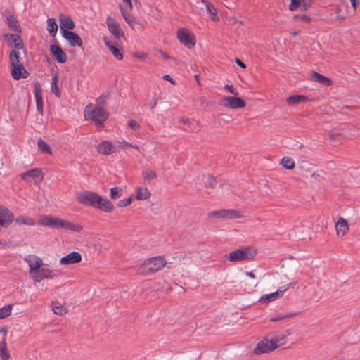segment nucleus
I'll list each match as a JSON object with an SVG mask.
<instances>
[{
    "instance_id": "1",
    "label": "nucleus",
    "mask_w": 360,
    "mask_h": 360,
    "mask_svg": "<svg viewBox=\"0 0 360 360\" xmlns=\"http://www.w3.org/2000/svg\"><path fill=\"white\" fill-rule=\"evenodd\" d=\"M77 198L79 202L99 209L105 212H111L115 209L110 200L104 198L93 191H84L79 192L77 193Z\"/></svg>"
},
{
    "instance_id": "2",
    "label": "nucleus",
    "mask_w": 360,
    "mask_h": 360,
    "mask_svg": "<svg viewBox=\"0 0 360 360\" xmlns=\"http://www.w3.org/2000/svg\"><path fill=\"white\" fill-rule=\"evenodd\" d=\"M39 224L41 226H49L51 228H63L65 230L79 232L82 227L76 224H73L68 220L62 219L56 217L43 216L41 217Z\"/></svg>"
},
{
    "instance_id": "3",
    "label": "nucleus",
    "mask_w": 360,
    "mask_h": 360,
    "mask_svg": "<svg viewBox=\"0 0 360 360\" xmlns=\"http://www.w3.org/2000/svg\"><path fill=\"white\" fill-rule=\"evenodd\" d=\"M167 264L165 258L161 256L150 258L141 264L137 269L139 274L147 275L161 270Z\"/></svg>"
},
{
    "instance_id": "4",
    "label": "nucleus",
    "mask_w": 360,
    "mask_h": 360,
    "mask_svg": "<svg viewBox=\"0 0 360 360\" xmlns=\"http://www.w3.org/2000/svg\"><path fill=\"white\" fill-rule=\"evenodd\" d=\"M86 120L94 121L97 124H102L108 117V112L103 107L88 104L84 109Z\"/></svg>"
},
{
    "instance_id": "5",
    "label": "nucleus",
    "mask_w": 360,
    "mask_h": 360,
    "mask_svg": "<svg viewBox=\"0 0 360 360\" xmlns=\"http://www.w3.org/2000/svg\"><path fill=\"white\" fill-rule=\"evenodd\" d=\"M257 251L252 247L235 250L229 254L227 259L230 262H242L250 260L257 255Z\"/></svg>"
},
{
    "instance_id": "6",
    "label": "nucleus",
    "mask_w": 360,
    "mask_h": 360,
    "mask_svg": "<svg viewBox=\"0 0 360 360\" xmlns=\"http://www.w3.org/2000/svg\"><path fill=\"white\" fill-rule=\"evenodd\" d=\"M177 37L179 41L188 49L193 48L196 42L195 37L186 28H181L178 30Z\"/></svg>"
},
{
    "instance_id": "7",
    "label": "nucleus",
    "mask_w": 360,
    "mask_h": 360,
    "mask_svg": "<svg viewBox=\"0 0 360 360\" xmlns=\"http://www.w3.org/2000/svg\"><path fill=\"white\" fill-rule=\"evenodd\" d=\"M25 261L28 264L30 274L39 271L40 268L43 266L42 259L34 255H29L26 256L25 257Z\"/></svg>"
},
{
    "instance_id": "8",
    "label": "nucleus",
    "mask_w": 360,
    "mask_h": 360,
    "mask_svg": "<svg viewBox=\"0 0 360 360\" xmlns=\"http://www.w3.org/2000/svg\"><path fill=\"white\" fill-rule=\"evenodd\" d=\"M295 285L294 283H290L287 285H285L283 288V289H278L276 292L263 295L259 302H264V303H269L271 302H273L278 298H280L283 295V292L287 290L290 287H293Z\"/></svg>"
},
{
    "instance_id": "9",
    "label": "nucleus",
    "mask_w": 360,
    "mask_h": 360,
    "mask_svg": "<svg viewBox=\"0 0 360 360\" xmlns=\"http://www.w3.org/2000/svg\"><path fill=\"white\" fill-rule=\"evenodd\" d=\"M223 105L232 109L242 108L245 106V102L237 96H228L223 98Z\"/></svg>"
},
{
    "instance_id": "10",
    "label": "nucleus",
    "mask_w": 360,
    "mask_h": 360,
    "mask_svg": "<svg viewBox=\"0 0 360 360\" xmlns=\"http://www.w3.org/2000/svg\"><path fill=\"white\" fill-rule=\"evenodd\" d=\"M275 349V346H274L271 340L265 338L257 344L256 347L254 349V353L257 355H259L271 352Z\"/></svg>"
},
{
    "instance_id": "11",
    "label": "nucleus",
    "mask_w": 360,
    "mask_h": 360,
    "mask_svg": "<svg viewBox=\"0 0 360 360\" xmlns=\"http://www.w3.org/2000/svg\"><path fill=\"white\" fill-rule=\"evenodd\" d=\"M106 24L109 32L114 35L116 39L119 40L121 37H124L123 32L120 30L119 24L115 19L108 17Z\"/></svg>"
},
{
    "instance_id": "12",
    "label": "nucleus",
    "mask_w": 360,
    "mask_h": 360,
    "mask_svg": "<svg viewBox=\"0 0 360 360\" xmlns=\"http://www.w3.org/2000/svg\"><path fill=\"white\" fill-rule=\"evenodd\" d=\"M62 36L68 41L70 46H82L81 37L72 31H64Z\"/></svg>"
},
{
    "instance_id": "13",
    "label": "nucleus",
    "mask_w": 360,
    "mask_h": 360,
    "mask_svg": "<svg viewBox=\"0 0 360 360\" xmlns=\"http://www.w3.org/2000/svg\"><path fill=\"white\" fill-rule=\"evenodd\" d=\"M11 74L13 78L15 80H18L21 78H27L29 75V73L24 68L23 64L11 66Z\"/></svg>"
},
{
    "instance_id": "14",
    "label": "nucleus",
    "mask_w": 360,
    "mask_h": 360,
    "mask_svg": "<svg viewBox=\"0 0 360 360\" xmlns=\"http://www.w3.org/2000/svg\"><path fill=\"white\" fill-rule=\"evenodd\" d=\"M104 43L105 46L108 48V49L111 51L113 56L118 60H122L123 59V55L121 52L120 49L117 46V42L112 41L108 37H104L103 39Z\"/></svg>"
},
{
    "instance_id": "15",
    "label": "nucleus",
    "mask_w": 360,
    "mask_h": 360,
    "mask_svg": "<svg viewBox=\"0 0 360 360\" xmlns=\"http://www.w3.org/2000/svg\"><path fill=\"white\" fill-rule=\"evenodd\" d=\"M82 261V256L78 252H72L65 257H63L60 263L62 265H70L79 263Z\"/></svg>"
},
{
    "instance_id": "16",
    "label": "nucleus",
    "mask_w": 360,
    "mask_h": 360,
    "mask_svg": "<svg viewBox=\"0 0 360 360\" xmlns=\"http://www.w3.org/2000/svg\"><path fill=\"white\" fill-rule=\"evenodd\" d=\"M50 51L58 63H64L67 61V55L59 46L56 44L51 45Z\"/></svg>"
},
{
    "instance_id": "17",
    "label": "nucleus",
    "mask_w": 360,
    "mask_h": 360,
    "mask_svg": "<svg viewBox=\"0 0 360 360\" xmlns=\"http://www.w3.org/2000/svg\"><path fill=\"white\" fill-rule=\"evenodd\" d=\"M27 176L32 178L36 183L41 182L44 178L41 170L38 168L30 169L21 174L22 179H26Z\"/></svg>"
},
{
    "instance_id": "18",
    "label": "nucleus",
    "mask_w": 360,
    "mask_h": 360,
    "mask_svg": "<svg viewBox=\"0 0 360 360\" xmlns=\"http://www.w3.org/2000/svg\"><path fill=\"white\" fill-rule=\"evenodd\" d=\"M221 219H239L243 217V214L241 211L233 209L221 210Z\"/></svg>"
},
{
    "instance_id": "19",
    "label": "nucleus",
    "mask_w": 360,
    "mask_h": 360,
    "mask_svg": "<svg viewBox=\"0 0 360 360\" xmlns=\"http://www.w3.org/2000/svg\"><path fill=\"white\" fill-rule=\"evenodd\" d=\"M75 27V22L72 18L69 16H65L60 18V28L61 34L64 33V31H68V30H72Z\"/></svg>"
},
{
    "instance_id": "20",
    "label": "nucleus",
    "mask_w": 360,
    "mask_h": 360,
    "mask_svg": "<svg viewBox=\"0 0 360 360\" xmlns=\"http://www.w3.org/2000/svg\"><path fill=\"white\" fill-rule=\"evenodd\" d=\"M98 153L108 155L115 152V147L109 141H103L97 147Z\"/></svg>"
},
{
    "instance_id": "21",
    "label": "nucleus",
    "mask_w": 360,
    "mask_h": 360,
    "mask_svg": "<svg viewBox=\"0 0 360 360\" xmlns=\"http://www.w3.org/2000/svg\"><path fill=\"white\" fill-rule=\"evenodd\" d=\"M335 228L338 236H344L349 230L347 221L342 217L338 219Z\"/></svg>"
},
{
    "instance_id": "22",
    "label": "nucleus",
    "mask_w": 360,
    "mask_h": 360,
    "mask_svg": "<svg viewBox=\"0 0 360 360\" xmlns=\"http://www.w3.org/2000/svg\"><path fill=\"white\" fill-rule=\"evenodd\" d=\"M4 15L6 17V21L8 27L13 31H19L20 25L16 18L13 15H8V11H5Z\"/></svg>"
},
{
    "instance_id": "23",
    "label": "nucleus",
    "mask_w": 360,
    "mask_h": 360,
    "mask_svg": "<svg viewBox=\"0 0 360 360\" xmlns=\"http://www.w3.org/2000/svg\"><path fill=\"white\" fill-rule=\"evenodd\" d=\"M307 101V98L303 95H292L286 98V103L289 105H295Z\"/></svg>"
},
{
    "instance_id": "24",
    "label": "nucleus",
    "mask_w": 360,
    "mask_h": 360,
    "mask_svg": "<svg viewBox=\"0 0 360 360\" xmlns=\"http://www.w3.org/2000/svg\"><path fill=\"white\" fill-rule=\"evenodd\" d=\"M311 79L313 81L317 82L324 84L326 86H329L331 84V80L329 78H328L316 72H312Z\"/></svg>"
},
{
    "instance_id": "25",
    "label": "nucleus",
    "mask_w": 360,
    "mask_h": 360,
    "mask_svg": "<svg viewBox=\"0 0 360 360\" xmlns=\"http://www.w3.org/2000/svg\"><path fill=\"white\" fill-rule=\"evenodd\" d=\"M9 62L11 67L22 64L20 61V52L15 49H13L9 54Z\"/></svg>"
},
{
    "instance_id": "26",
    "label": "nucleus",
    "mask_w": 360,
    "mask_h": 360,
    "mask_svg": "<svg viewBox=\"0 0 360 360\" xmlns=\"http://www.w3.org/2000/svg\"><path fill=\"white\" fill-rule=\"evenodd\" d=\"M150 196V192L147 188L139 187L137 189L136 198L139 200H146Z\"/></svg>"
},
{
    "instance_id": "27",
    "label": "nucleus",
    "mask_w": 360,
    "mask_h": 360,
    "mask_svg": "<svg viewBox=\"0 0 360 360\" xmlns=\"http://www.w3.org/2000/svg\"><path fill=\"white\" fill-rule=\"evenodd\" d=\"M6 37H10V39L13 43L14 46L16 49L20 50L23 49L24 44L23 42L19 35L17 34H6Z\"/></svg>"
},
{
    "instance_id": "28",
    "label": "nucleus",
    "mask_w": 360,
    "mask_h": 360,
    "mask_svg": "<svg viewBox=\"0 0 360 360\" xmlns=\"http://www.w3.org/2000/svg\"><path fill=\"white\" fill-rule=\"evenodd\" d=\"M271 341L276 349L285 343V335L284 334H278L271 338Z\"/></svg>"
},
{
    "instance_id": "29",
    "label": "nucleus",
    "mask_w": 360,
    "mask_h": 360,
    "mask_svg": "<svg viewBox=\"0 0 360 360\" xmlns=\"http://www.w3.org/2000/svg\"><path fill=\"white\" fill-rule=\"evenodd\" d=\"M47 30L49 34L54 37L58 30V25L53 18H49L47 20Z\"/></svg>"
},
{
    "instance_id": "30",
    "label": "nucleus",
    "mask_w": 360,
    "mask_h": 360,
    "mask_svg": "<svg viewBox=\"0 0 360 360\" xmlns=\"http://www.w3.org/2000/svg\"><path fill=\"white\" fill-rule=\"evenodd\" d=\"M43 278H52L53 277V271L49 268L47 264H43V266L39 269Z\"/></svg>"
},
{
    "instance_id": "31",
    "label": "nucleus",
    "mask_w": 360,
    "mask_h": 360,
    "mask_svg": "<svg viewBox=\"0 0 360 360\" xmlns=\"http://www.w3.org/2000/svg\"><path fill=\"white\" fill-rule=\"evenodd\" d=\"M34 96L36 104L43 103L42 90L41 84L39 82L34 84Z\"/></svg>"
},
{
    "instance_id": "32",
    "label": "nucleus",
    "mask_w": 360,
    "mask_h": 360,
    "mask_svg": "<svg viewBox=\"0 0 360 360\" xmlns=\"http://www.w3.org/2000/svg\"><path fill=\"white\" fill-rule=\"evenodd\" d=\"M204 186L209 188H214L216 185V180L210 174L204 175L202 177Z\"/></svg>"
},
{
    "instance_id": "33",
    "label": "nucleus",
    "mask_w": 360,
    "mask_h": 360,
    "mask_svg": "<svg viewBox=\"0 0 360 360\" xmlns=\"http://www.w3.org/2000/svg\"><path fill=\"white\" fill-rule=\"evenodd\" d=\"M15 221L19 225L25 224L28 226H34L35 224V221L32 218L25 217L24 216H18Z\"/></svg>"
},
{
    "instance_id": "34",
    "label": "nucleus",
    "mask_w": 360,
    "mask_h": 360,
    "mask_svg": "<svg viewBox=\"0 0 360 360\" xmlns=\"http://www.w3.org/2000/svg\"><path fill=\"white\" fill-rule=\"evenodd\" d=\"M143 178L146 182H150L151 180L157 177V174L155 171L150 169H146L143 172Z\"/></svg>"
},
{
    "instance_id": "35",
    "label": "nucleus",
    "mask_w": 360,
    "mask_h": 360,
    "mask_svg": "<svg viewBox=\"0 0 360 360\" xmlns=\"http://www.w3.org/2000/svg\"><path fill=\"white\" fill-rule=\"evenodd\" d=\"M51 91L58 97H60V91L58 86V77L55 75L52 78L51 84Z\"/></svg>"
},
{
    "instance_id": "36",
    "label": "nucleus",
    "mask_w": 360,
    "mask_h": 360,
    "mask_svg": "<svg viewBox=\"0 0 360 360\" xmlns=\"http://www.w3.org/2000/svg\"><path fill=\"white\" fill-rule=\"evenodd\" d=\"M13 306V304H10L0 309V319L6 318L11 314Z\"/></svg>"
},
{
    "instance_id": "37",
    "label": "nucleus",
    "mask_w": 360,
    "mask_h": 360,
    "mask_svg": "<svg viewBox=\"0 0 360 360\" xmlns=\"http://www.w3.org/2000/svg\"><path fill=\"white\" fill-rule=\"evenodd\" d=\"M281 163L283 167L288 169H292L295 167V162L293 160L288 157H283L281 159Z\"/></svg>"
},
{
    "instance_id": "38",
    "label": "nucleus",
    "mask_w": 360,
    "mask_h": 360,
    "mask_svg": "<svg viewBox=\"0 0 360 360\" xmlns=\"http://www.w3.org/2000/svg\"><path fill=\"white\" fill-rule=\"evenodd\" d=\"M38 148L43 153H51L50 146L42 139H39L37 142Z\"/></svg>"
},
{
    "instance_id": "39",
    "label": "nucleus",
    "mask_w": 360,
    "mask_h": 360,
    "mask_svg": "<svg viewBox=\"0 0 360 360\" xmlns=\"http://www.w3.org/2000/svg\"><path fill=\"white\" fill-rule=\"evenodd\" d=\"M52 310L54 314L58 315H63L68 312V309L60 304H53Z\"/></svg>"
},
{
    "instance_id": "40",
    "label": "nucleus",
    "mask_w": 360,
    "mask_h": 360,
    "mask_svg": "<svg viewBox=\"0 0 360 360\" xmlns=\"http://www.w3.org/2000/svg\"><path fill=\"white\" fill-rule=\"evenodd\" d=\"M122 195V189L119 187H113L110 191V195L112 200L120 198Z\"/></svg>"
},
{
    "instance_id": "41",
    "label": "nucleus",
    "mask_w": 360,
    "mask_h": 360,
    "mask_svg": "<svg viewBox=\"0 0 360 360\" xmlns=\"http://www.w3.org/2000/svg\"><path fill=\"white\" fill-rule=\"evenodd\" d=\"M203 2L205 5L207 11L213 15L212 20H214L217 15V11L215 8L207 1H203Z\"/></svg>"
},
{
    "instance_id": "42",
    "label": "nucleus",
    "mask_w": 360,
    "mask_h": 360,
    "mask_svg": "<svg viewBox=\"0 0 360 360\" xmlns=\"http://www.w3.org/2000/svg\"><path fill=\"white\" fill-rule=\"evenodd\" d=\"M294 316H295V314H288L285 315H278L276 316L272 317L270 319V321L272 322H277V321H281L283 320H285L289 318H292Z\"/></svg>"
},
{
    "instance_id": "43",
    "label": "nucleus",
    "mask_w": 360,
    "mask_h": 360,
    "mask_svg": "<svg viewBox=\"0 0 360 360\" xmlns=\"http://www.w3.org/2000/svg\"><path fill=\"white\" fill-rule=\"evenodd\" d=\"M109 97V93L102 94L97 99H96V106H104L106 100Z\"/></svg>"
},
{
    "instance_id": "44",
    "label": "nucleus",
    "mask_w": 360,
    "mask_h": 360,
    "mask_svg": "<svg viewBox=\"0 0 360 360\" xmlns=\"http://www.w3.org/2000/svg\"><path fill=\"white\" fill-rule=\"evenodd\" d=\"M131 203V198H127L119 200L117 205L120 207H125Z\"/></svg>"
},
{
    "instance_id": "45",
    "label": "nucleus",
    "mask_w": 360,
    "mask_h": 360,
    "mask_svg": "<svg viewBox=\"0 0 360 360\" xmlns=\"http://www.w3.org/2000/svg\"><path fill=\"white\" fill-rule=\"evenodd\" d=\"M301 6H302L301 0H291V3L289 5V9L291 11H294L297 8V7Z\"/></svg>"
},
{
    "instance_id": "46",
    "label": "nucleus",
    "mask_w": 360,
    "mask_h": 360,
    "mask_svg": "<svg viewBox=\"0 0 360 360\" xmlns=\"http://www.w3.org/2000/svg\"><path fill=\"white\" fill-rule=\"evenodd\" d=\"M221 210L212 211L207 213V217L209 218H219L221 219Z\"/></svg>"
},
{
    "instance_id": "47",
    "label": "nucleus",
    "mask_w": 360,
    "mask_h": 360,
    "mask_svg": "<svg viewBox=\"0 0 360 360\" xmlns=\"http://www.w3.org/2000/svg\"><path fill=\"white\" fill-rule=\"evenodd\" d=\"M30 275L35 282H41L42 280L45 279L44 278H43L40 271L34 272L32 274Z\"/></svg>"
},
{
    "instance_id": "48",
    "label": "nucleus",
    "mask_w": 360,
    "mask_h": 360,
    "mask_svg": "<svg viewBox=\"0 0 360 360\" xmlns=\"http://www.w3.org/2000/svg\"><path fill=\"white\" fill-rule=\"evenodd\" d=\"M0 356L2 360H8L10 358L7 348L0 349Z\"/></svg>"
},
{
    "instance_id": "49",
    "label": "nucleus",
    "mask_w": 360,
    "mask_h": 360,
    "mask_svg": "<svg viewBox=\"0 0 360 360\" xmlns=\"http://www.w3.org/2000/svg\"><path fill=\"white\" fill-rule=\"evenodd\" d=\"M120 10H121V13L123 15V18H124L125 21L129 24L130 25L131 21H132V18L131 17L130 15H129L128 13H127L126 12L124 11V9L122 6H120Z\"/></svg>"
},
{
    "instance_id": "50",
    "label": "nucleus",
    "mask_w": 360,
    "mask_h": 360,
    "mask_svg": "<svg viewBox=\"0 0 360 360\" xmlns=\"http://www.w3.org/2000/svg\"><path fill=\"white\" fill-rule=\"evenodd\" d=\"M224 89H226L227 91H229L231 94H233L234 95L238 94L236 89L231 84L224 85Z\"/></svg>"
},
{
    "instance_id": "51",
    "label": "nucleus",
    "mask_w": 360,
    "mask_h": 360,
    "mask_svg": "<svg viewBox=\"0 0 360 360\" xmlns=\"http://www.w3.org/2000/svg\"><path fill=\"white\" fill-rule=\"evenodd\" d=\"M128 126L132 129H136L139 127V123L134 120H131L128 122Z\"/></svg>"
},
{
    "instance_id": "52",
    "label": "nucleus",
    "mask_w": 360,
    "mask_h": 360,
    "mask_svg": "<svg viewBox=\"0 0 360 360\" xmlns=\"http://www.w3.org/2000/svg\"><path fill=\"white\" fill-rule=\"evenodd\" d=\"M329 137L331 140H333L335 142H339L340 141V137L338 134L331 133L329 134Z\"/></svg>"
},
{
    "instance_id": "53",
    "label": "nucleus",
    "mask_w": 360,
    "mask_h": 360,
    "mask_svg": "<svg viewBox=\"0 0 360 360\" xmlns=\"http://www.w3.org/2000/svg\"><path fill=\"white\" fill-rule=\"evenodd\" d=\"M158 103V98L156 97H154L153 100L148 103V105L150 106V109L153 110L155 108Z\"/></svg>"
},
{
    "instance_id": "54",
    "label": "nucleus",
    "mask_w": 360,
    "mask_h": 360,
    "mask_svg": "<svg viewBox=\"0 0 360 360\" xmlns=\"http://www.w3.org/2000/svg\"><path fill=\"white\" fill-rule=\"evenodd\" d=\"M235 62L240 68H242L243 69L246 68V65L243 61H241L240 59H238V58H236Z\"/></svg>"
},
{
    "instance_id": "55",
    "label": "nucleus",
    "mask_w": 360,
    "mask_h": 360,
    "mask_svg": "<svg viewBox=\"0 0 360 360\" xmlns=\"http://www.w3.org/2000/svg\"><path fill=\"white\" fill-rule=\"evenodd\" d=\"M301 2H302L301 6H303L304 10L307 9V8L309 6V1H306L305 0H301Z\"/></svg>"
},
{
    "instance_id": "56",
    "label": "nucleus",
    "mask_w": 360,
    "mask_h": 360,
    "mask_svg": "<svg viewBox=\"0 0 360 360\" xmlns=\"http://www.w3.org/2000/svg\"><path fill=\"white\" fill-rule=\"evenodd\" d=\"M163 79L165 80L170 82L172 84H174V79L169 75H164Z\"/></svg>"
},
{
    "instance_id": "57",
    "label": "nucleus",
    "mask_w": 360,
    "mask_h": 360,
    "mask_svg": "<svg viewBox=\"0 0 360 360\" xmlns=\"http://www.w3.org/2000/svg\"><path fill=\"white\" fill-rule=\"evenodd\" d=\"M37 111L42 115L43 114V103L37 104Z\"/></svg>"
},
{
    "instance_id": "58",
    "label": "nucleus",
    "mask_w": 360,
    "mask_h": 360,
    "mask_svg": "<svg viewBox=\"0 0 360 360\" xmlns=\"http://www.w3.org/2000/svg\"><path fill=\"white\" fill-rule=\"evenodd\" d=\"M352 4V7L356 10L358 6V3L356 2V0H349Z\"/></svg>"
},
{
    "instance_id": "59",
    "label": "nucleus",
    "mask_w": 360,
    "mask_h": 360,
    "mask_svg": "<svg viewBox=\"0 0 360 360\" xmlns=\"http://www.w3.org/2000/svg\"><path fill=\"white\" fill-rule=\"evenodd\" d=\"M8 243L6 240H0V248H4L7 246Z\"/></svg>"
},
{
    "instance_id": "60",
    "label": "nucleus",
    "mask_w": 360,
    "mask_h": 360,
    "mask_svg": "<svg viewBox=\"0 0 360 360\" xmlns=\"http://www.w3.org/2000/svg\"><path fill=\"white\" fill-rule=\"evenodd\" d=\"M123 147L126 146H131V147H133L137 150H139V147L137 146H133L132 144H129V143L127 142H123Z\"/></svg>"
},
{
    "instance_id": "61",
    "label": "nucleus",
    "mask_w": 360,
    "mask_h": 360,
    "mask_svg": "<svg viewBox=\"0 0 360 360\" xmlns=\"http://www.w3.org/2000/svg\"><path fill=\"white\" fill-rule=\"evenodd\" d=\"M161 53L162 55V56L164 57V58L165 59H169V58H172V57L170 56H169L167 53L165 52H163V51H161Z\"/></svg>"
},
{
    "instance_id": "62",
    "label": "nucleus",
    "mask_w": 360,
    "mask_h": 360,
    "mask_svg": "<svg viewBox=\"0 0 360 360\" xmlns=\"http://www.w3.org/2000/svg\"><path fill=\"white\" fill-rule=\"evenodd\" d=\"M246 276L250 278H255V275L252 272H246Z\"/></svg>"
},
{
    "instance_id": "63",
    "label": "nucleus",
    "mask_w": 360,
    "mask_h": 360,
    "mask_svg": "<svg viewBox=\"0 0 360 360\" xmlns=\"http://www.w3.org/2000/svg\"><path fill=\"white\" fill-rule=\"evenodd\" d=\"M0 332L1 333H3L4 335H6V333H7V328L6 327H1L0 328Z\"/></svg>"
},
{
    "instance_id": "64",
    "label": "nucleus",
    "mask_w": 360,
    "mask_h": 360,
    "mask_svg": "<svg viewBox=\"0 0 360 360\" xmlns=\"http://www.w3.org/2000/svg\"><path fill=\"white\" fill-rule=\"evenodd\" d=\"M7 348L6 342H0V349Z\"/></svg>"
}]
</instances>
